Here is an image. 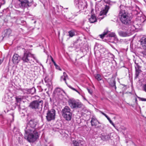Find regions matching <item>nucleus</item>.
Here are the masks:
<instances>
[{
	"instance_id": "31",
	"label": "nucleus",
	"mask_w": 146,
	"mask_h": 146,
	"mask_svg": "<svg viewBox=\"0 0 146 146\" xmlns=\"http://www.w3.org/2000/svg\"><path fill=\"white\" fill-rule=\"evenodd\" d=\"M100 46V45L97 43H96L95 44L94 48V50H97L99 49V47Z\"/></svg>"
},
{
	"instance_id": "7",
	"label": "nucleus",
	"mask_w": 146,
	"mask_h": 146,
	"mask_svg": "<svg viewBox=\"0 0 146 146\" xmlns=\"http://www.w3.org/2000/svg\"><path fill=\"white\" fill-rule=\"evenodd\" d=\"M68 103L69 106L72 109L80 108L82 107V105L81 102L73 98L69 99Z\"/></svg>"
},
{
	"instance_id": "40",
	"label": "nucleus",
	"mask_w": 146,
	"mask_h": 146,
	"mask_svg": "<svg viewBox=\"0 0 146 146\" xmlns=\"http://www.w3.org/2000/svg\"><path fill=\"white\" fill-rule=\"evenodd\" d=\"M55 68H56V69L57 70H61V69L60 67L58 65L55 67Z\"/></svg>"
},
{
	"instance_id": "45",
	"label": "nucleus",
	"mask_w": 146,
	"mask_h": 146,
	"mask_svg": "<svg viewBox=\"0 0 146 146\" xmlns=\"http://www.w3.org/2000/svg\"><path fill=\"white\" fill-rule=\"evenodd\" d=\"M104 115L105 116V117L107 118V119H108L109 118L108 116L105 113L104 114Z\"/></svg>"
},
{
	"instance_id": "6",
	"label": "nucleus",
	"mask_w": 146,
	"mask_h": 146,
	"mask_svg": "<svg viewBox=\"0 0 146 146\" xmlns=\"http://www.w3.org/2000/svg\"><path fill=\"white\" fill-rule=\"evenodd\" d=\"M25 133L28 134L27 140L30 143L34 142L38 137V132L35 131H31V132Z\"/></svg>"
},
{
	"instance_id": "21",
	"label": "nucleus",
	"mask_w": 146,
	"mask_h": 146,
	"mask_svg": "<svg viewBox=\"0 0 146 146\" xmlns=\"http://www.w3.org/2000/svg\"><path fill=\"white\" fill-rule=\"evenodd\" d=\"M62 114L68 113H72L71 112V110L70 108L68 106H66L62 109Z\"/></svg>"
},
{
	"instance_id": "9",
	"label": "nucleus",
	"mask_w": 146,
	"mask_h": 146,
	"mask_svg": "<svg viewBox=\"0 0 146 146\" xmlns=\"http://www.w3.org/2000/svg\"><path fill=\"white\" fill-rule=\"evenodd\" d=\"M56 115V111L55 110L52 109L48 110L47 111L46 119L48 121H50L55 119Z\"/></svg>"
},
{
	"instance_id": "18",
	"label": "nucleus",
	"mask_w": 146,
	"mask_h": 146,
	"mask_svg": "<svg viewBox=\"0 0 146 146\" xmlns=\"http://www.w3.org/2000/svg\"><path fill=\"white\" fill-rule=\"evenodd\" d=\"M62 115L66 120L70 121L72 117V113L62 114Z\"/></svg>"
},
{
	"instance_id": "52",
	"label": "nucleus",
	"mask_w": 146,
	"mask_h": 146,
	"mask_svg": "<svg viewBox=\"0 0 146 146\" xmlns=\"http://www.w3.org/2000/svg\"><path fill=\"white\" fill-rule=\"evenodd\" d=\"M53 63L54 64L55 66V67H56V66L57 65L56 64L55 62H54Z\"/></svg>"
},
{
	"instance_id": "17",
	"label": "nucleus",
	"mask_w": 146,
	"mask_h": 146,
	"mask_svg": "<svg viewBox=\"0 0 146 146\" xmlns=\"http://www.w3.org/2000/svg\"><path fill=\"white\" fill-rule=\"evenodd\" d=\"M101 139L103 141H107L110 139H112L111 137V133L109 134L108 135H102L100 137Z\"/></svg>"
},
{
	"instance_id": "12",
	"label": "nucleus",
	"mask_w": 146,
	"mask_h": 146,
	"mask_svg": "<svg viewBox=\"0 0 146 146\" xmlns=\"http://www.w3.org/2000/svg\"><path fill=\"white\" fill-rule=\"evenodd\" d=\"M107 81L112 87H114L115 89H116V82L115 78L112 77L111 78H109L107 80Z\"/></svg>"
},
{
	"instance_id": "64",
	"label": "nucleus",
	"mask_w": 146,
	"mask_h": 146,
	"mask_svg": "<svg viewBox=\"0 0 146 146\" xmlns=\"http://www.w3.org/2000/svg\"><path fill=\"white\" fill-rule=\"evenodd\" d=\"M46 93H47V94H48V92H46Z\"/></svg>"
},
{
	"instance_id": "20",
	"label": "nucleus",
	"mask_w": 146,
	"mask_h": 146,
	"mask_svg": "<svg viewBox=\"0 0 146 146\" xmlns=\"http://www.w3.org/2000/svg\"><path fill=\"white\" fill-rule=\"evenodd\" d=\"M72 142L74 146H83L84 142L80 140L77 141L74 140Z\"/></svg>"
},
{
	"instance_id": "10",
	"label": "nucleus",
	"mask_w": 146,
	"mask_h": 146,
	"mask_svg": "<svg viewBox=\"0 0 146 146\" xmlns=\"http://www.w3.org/2000/svg\"><path fill=\"white\" fill-rule=\"evenodd\" d=\"M74 2L76 5H78L80 10H83L87 8V3L85 1L83 2L81 0H74Z\"/></svg>"
},
{
	"instance_id": "54",
	"label": "nucleus",
	"mask_w": 146,
	"mask_h": 146,
	"mask_svg": "<svg viewBox=\"0 0 146 146\" xmlns=\"http://www.w3.org/2000/svg\"><path fill=\"white\" fill-rule=\"evenodd\" d=\"M65 78L66 79L67 78H68V76L67 75H66L65 76Z\"/></svg>"
},
{
	"instance_id": "43",
	"label": "nucleus",
	"mask_w": 146,
	"mask_h": 146,
	"mask_svg": "<svg viewBox=\"0 0 146 146\" xmlns=\"http://www.w3.org/2000/svg\"><path fill=\"white\" fill-rule=\"evenodd\" d=\"M50 57L51 58V60L52 61V62H55V61L54 60L53 58H52V57L51 56H50Z\"/></svg>"
},
{
	"instance_id": "24",
	"label": "nucleus",
	"mask_w": 146,
	"mask_h": 146,
	"mask_svg": "<svg viewBox=\"0 0 146 146\" xmlns=\"http://www.w3.org/2000/svg\"><path fill=\"white\" fill-rule=\"evenodd\" d=\"M89 20L90 22L91 23H94L97 21V19L94 15H92Z\"/></svg>"
},
{
	"instance_id": "19",
	"label": "nucleus",
	"mask_w": 146,
	"mask_h": 146,
	"mask_svg": "<svg viewBox=\"0 0 146 146\" xmlns=\"http://www.w3.org/2000/svg\"><path fill=\"white\" fill-rule=\"evenodd\" d=\"M100 123L98 121L96 118L94 116H93L91 118V120L90 121L91 125L92 126H96L97 125V123Z\"/></svg>"
},
{
	"instance_id": "48",
	"label": "nucleus",
	"mask_w": 146,
	"mask_h": 146,
	"mask_svg": "<svg viewBox=\"0 0 146 146\" xmlns=\"http://www.w3.org/2000/svg\"><path fill=\"white\" fill-rule=\"evenodd\" d=\"M104 115L105 116V117L107 118V119H108L109 118L108 116L105 113L104 114Z\"/></svg>"
},
{
	"instance_id": "30",
	"label": "nucleus",
	"mask_w": 146,
	"mask_h": 146,
	"mask_svg": "<svg viewBox=\"0 0 146 146\" xmlns=\"http://www.w3.org/2000/svg\"><path fill=\"white\" fill-rule=\"evenodd\" d=\"M108 32V31H104L103 33L100 35L99 36H100V37L102 39L107 34Z\"/></svg>"
},
{
	"instance_id": "5",
	"label": "nucleus",
	"mask_w": 146,
	"mask_h": 146,
	"mask_svg": "<svg viewBox=\"0 0 146 146\" xmlns=\"http://www.w3.org/2000/svg\"><path fill=\"white\" fill-rule=\"evenodd\" d=\"M37 124L35 119H31L28 122L27 127L25 129V133H29L31 132V131H33V129L36 127Z\"/></svg>"
},
{
	"instance_id": "47",
	"label": "nucleus",
	"mask_w": 146,
	"mask_h": 146,
	"mask_svg": "<svg viewBox=\"0 0 146 146\" xmlns=\"http://www.w3.org/2000/svg\"><path fill=\"white\" fill-rule=\"evenodd\" d=\"M104 115L105 116V117L107 118V119H108L109 118L108 116L105 113L104 114Z\"/></svg>"
},
{
	"instance_id": "38",
	"label": "nucleus",
	"mask_w": 146,
	"mask_h": 146,
	"mask_svg": "<svg viewBox=\"0 0 146 146\" xmlns=\"http://www.w3.org/2000/svg\"><path fill=\"white\" fill-rule=\"evenodd\" d=\"M87 90L88 93H89L90 94H92V90L91 89L88 88L87 89Z\"/></svg>"
},
{
	"instance_id": "63",
	"label": "nucleus",
	"mask_w": 146,
	"mask_h": 146,
	"mask_svg": "<svg viewBox=\"0 0 146 146\" xmlns=\"http://www.w3.org/2000/svg\"><path fill=\"white\" fill-rule=\"evenodd\" d=\"M113 125L114 126V127H115V125L114 124Z\"/></svg>"
},
{
	"instance_id": "37",
	"label": "nucleus",
	"mask_w": 146,
	"mask_h": 146,
	"mask_svg": "<svg viewBox=\"0 0 146 146\" xmlns=\"http://www.w3.org/2000/svg\"><path fill=\"white\" fill-rule=\"evenodd\" d=\"M59 7H61V6H59L58 5H56V6L55 9V8H54V10L55 11L56 10V11L58 12V10H59Z\"/></svg>"
},
{
	"instance_id": "53",
	"label": "nucleus",
	"mask_w": 146,
	"mask_h": 146,
	"mask_svg": "<svg viewBox=\"0 0 146 146\" xmlns=\"http://www.w3.org/2000/svg\"><path fill=\"white\" fill-rule=\"evenodd\" d=\"M143 55L144 56H146V50L143 52Z\"/></svg>"
},
{
	"instance_id": "1",
	"label": "nucleus",
	"mask_w": 146,
	"mask_h": 146,
	"mask_svg": "<svg viewBox=\"0 0 146 146\" xmlns=\"http://www.w3.org/2000/svg\"><path fill=\"white\" fill-rule=\"evenodd\" d=\"M119 16L122 23L125 25L131 26L132 22L131 21L132 17L130 14L125 10V6L121 5L119 7Z\"/></svg>"
},
{
	"instance_id": "27",
	"label": "nucleus",
	"mask_w": 146,
	"mask_h": 146,
	"mask_svg": "<svg viewBox=\"0 0 146 146\" xmlns=\"http://www.w3.org/2000/svg\"><path fill=\"white\" fill-rule=\"evenodd\" d=\"M3 101L7 104H9V96L8 94H6L5 96Z\"/></svg>"
},
{
	"instance_id": "2",
	"label": "nucleus",
	"mask_w": 146,
	"mask_h": 146,
	"mask_svg": "<svg viewBox=\"0 0 146 146\" xmlns=\"http://www.w3.org/2000/svg\"><path fill=\"white\" fill-rule=\"evenodd\" d=\"M23 51L24 54L22 59L23 63H31V61L33 62L32 59L35 60L36 62L38 63V60L34 56V54L31 53L29 51L26 50L25 49H24Z\"/></svg>"
},
{
	"instance_id": "62",
	"label": "nucleus",
	"mask_w": 146,
	"mask_h": 146,
	"mask_svg": "<svg viewBox=\"0 0 146 146\" xmlns=\"http://www.w3.org/2000/svg\"><path fill=\"white\" fill-rule=\"evenodd\" d=\"M15 129L14 128V129L13 131L14 132V131H15Z\"/></svg>"
},
{
	"instance_id": "57",
	"label": "nucleus",
	"mask_w": 146,
	"mask_h": 146,
	"mask_svg": "<svg viewBox=\"0 0 146 146\" xmlns=\"http://www.w3.org/2000/svg\"><path fill=\"white\" fill-rule=\"evenodd\" d=\"M7 46V45H5L4 46V48H6Z\"/></svg>"
},
{
	"instance_id": "15",
	"label": "nucleus",
	"mask_w": 146,
	"mask_h": 146,
	"mask_svg": "<svg viewBox=\"0 0 146 146\" xmlns=\"http://www.w3.org/2000/svg\"><path fill=\"white\" fill-rule=\"evenodd\" d=\"M20 57L17 54H15L12 58V61L15 64L18 63L20 60Z\"/></svg>"
},
{
	"instance_id": "8",
	"label": "nucleus",
	"mask_w": 146,
	"mask_h": 146,
	"mask_svg": "<svg viewBox=\"0 0 146 146\" xmlns=\"http://www.w3.org/2000/svg\"><path fill=\"white\" fill-rule=\"evenodd\" d=\"M20 3L19 7L21 8H24L31 6L33 3V0H19Z\"/></svg>"
},
{
	"instance_id": "39",
	"label": "nucleus",
	"mask_w": 146,
	"mask_h": 146,
	"mask_svg": "<svg viewBox=\"0 0 146 146\" xmlns=\"http://www.w3.org/2000/svg\"><path fill=\"white\" fill-rule=\"evenodd\" d=\"M48 78L46 77L45 78L44 80L45 82L46 83L48 82Z\"/></svg>"
},
{
	"instance_id": "29",
	"label": "nucleus",
	"mask_w": 146,
	"mask_h": 146,
	"mask_svg": "<svg viewBox=\"0 0 146 146\" xmlns=\"http://www.w3.org/2000/svg\"><path fill=\"white\" fill-rule=\"evenodd\" d=\"M94 76L96 79L98 81H100L102 79V77L100 74H96Z\"/></svg>"
},
{
	"instance_id": "49",
	"label": "nucleus",
	"mask_w": 146,
	"mask_h": 146,
	"mask_svg": "<svg viewBox=\"0 0 146 146\" xmlns=\"http://www.w3.org/2000/svg\"><path fill=\"white\" fill-rule=\"evenodd\" d=\"M103 115H104L105 113L101 111H99Z\"/></svg>"
},
{
	"instance_id": "23",
	"label": "nucleus",
	"mask_w": 146,
	"mask_h": 146,
	"mask_svg": "<svg viewBox=\"0 0 146 146\" xmlns=\"http://www.w3.org/2000/svg\"><path fill=\"white\" fill-rule=\"evenodd\" d=\"M135 10L133 11L132 13L135 15H137L139 14L140 13V10L138 7L137 6H135Z\"/></svg>"
},
{
	"instance_id": "3",
	"label": "nucleus",
	"mask_w": 146,
	"mask_h": 146,
	"mask_svg": "<svg viewBox=\"0 0 146 146\" xmlns=\"http://www.w3.org/2000/svg\"><path fill=\"white\" fill-rule=\"evenodd\" d=\"M146 20V17L144 15L137 16L135 20L133 23L132 22V25L131 28H132L133 30L134 28L135 29H138L143 25V23Z\"/></svg>"
},
{
	"instance_id": "61",
	"label": "nucleus",
	"mask_w": 146,
	"mask_h": 146,
	"mask_svg": "<svg viewBox=\"0 0 146 146\" xmlns=\"http://www.w3.org/2000/svg\"><path fill=\"white\" fill-rule=\"evenodd\" d=\"M122 85L123 86H125V85L124 84H122Z\"/></svg>"
},
{
	"instance_id": "59",
	"label": "nucleus",
	"mask_w": 146,
	"mask_h": 146,
	"mask_svg": "<svg viewBox=\"0 0 146 146\" xmlns=\"http://www.w3.org/2000/svg\"><path fill=\"white\" fill-rule=\"evenodd\" d=\"M110 123L112 125H113L114 123H113L112 122H112Z\"/></svg>"
},
{
	"instance_id": "44",
	"label": "nucleus",
	"mask_w": 146,
	"mask_h": 146,
	"mask_svg": "<svg viewBox=\"0 0 146 146\" xmlns=\"http://www.w3.org/2000/svg\"><path fill=\"white\" fill-rule=\"evenodd\" d=\"M108 121H109V122H110V123H111L112 122V121L111 120V119H110V118L109 117L108 119H107Z\"/></svg>"
},
{
	"instance_id": "16",
	"label": "nucleus",
	"mask_w": 146,
	"mask_h": 146,
	"mask_svg": "<svg viewBox=\"0 0 146 146\" xmlns=\"http://www.w3.org/2000/svg\"><path fill=\"white\" fill-rule=\"evenodd\" d=\"M25 90L27 92V94H33L36 93V90L34 87H33L31 88H26Z\"/></svg>"
},
{
	"instance_id": "26",
	"label": "nucleus",
	"mask_w": 146,
	"mask_h": 146,
	"mask_svg": "<svg viewBox=\"0 0 146 146\" xmlns=\"http://www.w3.org/2000/svg\"><path fill=\"white\" fill-rule=\"evenodd\" d=\"M22 99L21 98L16 97V101L17 103V105L18 106L19 109H21L20 104V102L21 101Z\"/></svg>"
},
{
	"instance_id": "35",
	"label": "nucleus",
	"mask_w": 146,
	"mask_h": 146,
	"mask_svg": "<svg viewBox=\"0 0 146 146\" xmlns=\"http://www.w3.org/2000/svg\"><path fill=\"white\" fill-rule=\"evenodd\" d=\"M9 70H8L7 72L5 73L4 74V76L6 78L8 79L9 77Z\"/></svg>"
},
{
	"instance_id": "4",
	"label": "nucleus",
	"mask_w": 146,
	"mask_h": 146,
	"mask_svg": "<svg viewBox=\"0 0 146 146\" xmlns=\"http://www.w3.org/2000/svg\"><path fill=\"white\" fill-rule=\"evenodd\" d=\"M43 104L42 100H34L30 103L29 106L31 108L40 112L42 110Z\"/></svg>"
},
{
	"instance_id": "33",
	"label": "nucleus",
	"mask_w": 146,
	"mask_h": 146,
	"mask_svg": "<svg viewBox=\"0 0 146 146\" xmlns=\"http://www.w3.org/2000/svg\"><path fill=\"white\" fill-rule=\"evenodd\" d=\"M69 35L71 37H72L75 35V33L73 31H70L68 32Z\"/></svg>"
},
{
	"instance_id": "51",
	"label": "nucleus",
	"mask_w": 146,
	"mask_h": 146,
	"mask_svg": "<svg viewBox=\"0 0 146 146\" xmlns=\"http://www.w3.org/2000/svg\"><path fill=\"white\" fill-rule=\"evenodd\" d=\"M53 63L54 64L55 66V67H56V66L57 65L56 64L55 62H54Z\"/></svg>"
},
{
	"instance_id": "14",
	"label": "nucleus",
	"mask_w": 146,
	"mask_h": 146,
	"mask_svg": "<svg viewBox=\"0 0 146 146\" xmlns=\"http://www.w3.org/2000/svg\"><path fill=\"white\" fill-rule=\"evenodd\" d=\"M60 81H64L68 87L72 89V90L76 91V92L78 93L79 94H80V93L78 91H77L76 89L72 87L71 86L68 85L67 82H66V79L65 78L64 76H61L60 78Z\"/></svg>"
},
{
	"instance_id": "28",
	"label": "nucleus",
	"mask_w": 146,
	"mask_h": 146,
	"mask_svg": "<svg viewBox=\"0 0 146 146\" xmlns=\"http://www.w3.org/2000/svg\"><path fill=\"white\" fill-rule=\"evenodd\" d=\"M108 36L109 37V39L111 38H113V39H116V36L115 33H111L109 34L108 35Z\"/></svg>"
},
{
	"instance_id": "42",
	"label": "nucleus",
	"mask_w": 146,
	"mask_h": 146,
	"mask_svg": "<svg viewBox=\"0 0 146 146\" xmlns=\"http://www.w3.org/2000/svg\"><path fill=\"white\" fill-rule=\"evenodd\" d=\"M48 106L46 105H45L44 107V110H46L48 108Z\"/></svg>"
},
{
	"instance_id": "34",
	"label": "nucleus",
	"mask_w": 146,
	"mask_h": 146,
	"mask_svg": "<svg viewBox=\"0 0 146 146\" xmlns=\"http://www.w3.org/2000/svg\"><path fill=\"white\" fill-rule=\"evenodd\" d=\"M55 92L58 93H60L61 92H64V91L60 88H57L55 89Z\"/></svg>"
},
{
	"instance_id": "36",
	"label": "nucleus",
	"mask_w": 146,
	"mask_h": 146,
	"mask_svg": "<svg viewBox=\"0 0 146 146\" xmlns=\"http://www.w3.org/2000/svg\"><path fill=\"white\" fill-rule=\"evenodd\" d=\"M139 99V100L142 101H146V99L140 98L136 96Z\"/></svg>"
},
{
	"instance_id": "13",
	"label": "nucleus",
	"mask_w": 146,
	"mask_h": 146,
	"mask_svg": "<svg viewBox=\"0 0 146 146\" xmlns=\"http://www.w3.org/2000/svg\"><path fill=\"white\" fill-rule=\"evenodd\" d=\"M135 78H137L139 75V73L141 72L140 69L141 68V67L138 63H136L135 62Z\"/></svg>"
},
{
	"instance_id": "60",
	"label": "nucleus",
	"mask_w": 146,
	"mask_h": 146,
	"mask_svg": "<svg viewBox=\"0 0 146 146\" xmlns=\"http://www.w3.org/2000/svg\"><path fill=\"white\" fill-rule=\"evenodd\" d=\"M1 3H0V8H1Z\"/></svg>"
},
{
	"instance_id": "32",
	"label": "nucleus",
	"mask_w": 146,
	"mask_h": 146,
	"mask_svg": "<svg viewBox=\"0 0 146 146\" xmlns=\"http://www.w3.org/2000/svg\"><path fill=\"white\" fill-rule=\"evenodd\" d=\"M14 113H13L10 114V118H11V122H12L14 121Z\"/></svg>"
},
{
	"instance_id": "46",
	"label": "nucleus",
	"mask_w": 146,
	"mask_h": 146,
	"mask_svg": "<svg viewBox=\"0 0 146 146\" xmlns=\"http://www.w3.org/2000/svg\"><path fill=\"white\" fill-rule=\"evenodd\" d=\"M104 115L105 116V117L107 118V119H108L109 118L108 116L105 113L104 114Z\"/></svg>"
},
{
	"instance_id": "58",
	"label": "nucleus",
	"mask_w": 146,
	"mask_h": 146,
	"mask_svg": "<svg viewBox=\"0 0 146 146\" xmlns=\"http://www.w3.org/2000/svg\"><path fill=\"white\" fill-rule=\"evenodd\" d=\"M135 101L136 103H137V99L136 98L135 99Z\"/></svg>"
},
{
	"instance_id": "11",
	"label": "nucleus",
	"mask_w": 146,
	"mask_h": 146,
	"mask_svg": "<svg viewBox=\"0 0 146 146\" xmlns=\"http://www.w3.org/2000/svg\"><path fill=\"white\" fill-rule=\"evenodd\" d=\"M109 8V5H105L104 9L100 11L98 18V19H99L100 21L103 19L106 16V14L108 12Z\"/></svg>"
},
{
	"instance_id": "41",
	"label": "nucleus",
	"mask_w": 146,
	"mask_h": 146,
	"mask_svg": "<svg viewBox=\"0 0 146 146\" xmlns=\"http://www.w3.org/2000/svg\"><path fill=\"white\" fill-rule=\"evenodd\" d=\"M143 90L146 92V84H145L143 87Z\"/></svg>"
},
{
	"instance_id": "22",
	"label": "nucleus",
	"mask_w": 146,
	"mask_h": 146,
	"mask_svg": "<svg viewBox=\"0 0 146 146\" xmlns=\"http://www.w3.org/2000/svg\"><path fill=\"white\" fill-rule=\"evenodd\" d=\"M141 44L143 48L146 50V37H143L141 40Z\"/></svg>"
},
{
	"instance_id": "50",
	"label": "nucleus",
	"mask_w": 146,
	"mask_h": 146,
	"mask_svg": "<svg viewBox=\"0 0 146 146\" xmlns=\"http://www.w3.org/2000/svg\"><path fill=\"white\" fill-rule=\"evenodd\" d=\"M67 75V74L65 72H63V76H66V75Z\"/></svg>"
},
{
	"instance_id": "55",
	"label": "nucleus",
	"mask_w": 146,
	"mask_h": 146,
	"mask_svg": "<svg viewBox=\"0 0 146 146\" xmlns=\"http://www.w3.org/2000/svg\"><path fill=\"white\" fill-rule=\"evenodd\" d=\"M3 62V60L0 59V65Z\"/></svg>"
},
{
	"instance_id": "25",
	"label": "nucleus",
	"mask_w": 146,
	"mask_h": 146,
	"mask_svg": "<svg viewBox=\"0 0 146 146\" xmlns=\"http://www.w3.org/2000/svg\"><path fill=\"white\" fill-rule=\"evenodd\" d=\"M119 35L125 37L129 35V34L127 31H121L118 32Z\"/></svg>"
},
{
	"instance_id": "56",
	"label": "nucleus",
	"mask_w": 146,
	"mask_h": 146,
	"mask_svg": "<svg viewBox=\"0 0 146 146\" xmlns=\"http://www.w3.org/2000/svg\"><path fill=\"white\" fill-rule=\"evenodd\" d=\"M57 130H56V131H59V130L60 129H59V128H57Z\"/></svg>"
}]
</instances>
